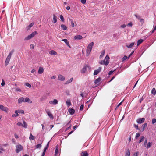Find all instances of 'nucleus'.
<instances>
[{
    "label": "nucleus",
    "instance_id": "obj_1",
    "mask_svg": "<svg viewBox=\"0 0 156 156\" xmlns=\"http://www.w3.org/2000/svg\"><path fill=\"white\" fill-rule=\"evenodd\" d=\"M94 45V43L93 42H91L88 44L86 49V56H89Z\"/></svg>",
    "mask_w": 156,
    "mask_h": 156
},
{
    "label": "nucleus",
    "instance_id": "obj_2",
    "mask_svg": "<svg viewBox=\"0 0 156 156\" xmlns=\"http://www.w3.org/2000/svg\"><path fill=\"white\" fill-rule=\"evenodd\" d=\"M38 33L36 31H34L31 34L26 37L24 38V40L25 41H27L30 40L34 37Z\"/></svg>",
    "mask_w": 156,
    "mask_h": 156
},
{
    "label": "nucleus",
    "instance_id": "obj_3",
    "mask_svg": "<svg viewBox=\"0 0 156 156\" xmlns=\"http://www.w3.org/2000/svg\"><path fill=\"white\" fill-rule=\"evenodd\" d=\"M23 149V147L20 144L17 145L16 146V153H18L21 151Z\"/></svg>",
    "mask_w": 156,
    "mask_h": 156
},
{
    "label": "nucleus",
    "instance_id": "obj_4",
    "mask_svg": "<svg viewBox=\"0 0 156 156\" xmlns=\"http://www.w3.org/2000/svg\"><path fill=\"white\" fill-rule=\"evenodd\" d=\"M0 109L2 111L6 112H7L9 110L7 107H4L2 105H0Z\"/></svg>",
    "mask_w": 156,
    "mask_h": 156
},
{
    "label": "nucleus",
    "instance_id": "obj_5",
    "mask_svg": "<svg viewBox=\"0 0 156 156\" xmlns=\"http://www.w3.org/2000/svg\"><path fill=\"white\" fill-rule=\"evenodd\" d=\"M101 69L102 68L101 67H99L98 69L95 70L94 73V75H97L99 72H101Z\"/></svg>",
    "mask_w": 156,
    "mask_h": 156
},
{
    "label": "nucleus",
    "instance_id": "obj_6",
    "mask_svg": "<svg viewBox=\"0 0 156 156\" xmlns=\"http://www.w3.org/2000/svg\"><path fill=\"white\" fill-rule=\"evenodd\" d=\"M145 120V119L144 118H139L137 120L136 122L138 123L141 124L144 122Z\"/></svg>",
    "mask_w": 156,
    "mask_h": 156
},
{
    "label": "nucleus",
    "instance_id": "obj_7",
    "mask_svg": "<svg viewBox=\"0 0 156 156\" xmlns=\"http://www.w3.org/2000/svg\"><path fill=\"white\" fill-rule=\"evenodd\" d=\"M46 111L47 114L48 115V116L50 117V118L51 119H53V115L50 112V111L48 110H46Z\"/></svg>",
    "mask_w": 156,
    "mask_h": 156
},
{
    "label": "nucleus",
    "instance_id": "obj_8",
    "mask_svg": "<svg viewBox=\"0 0 156 156\" xmlns=\"http://www.w3.org/2000/svg\"><path fill=\"white\" fill-rule=\"evenodd\" d=\"M49 103L51 104L55 105L58 104V101L57 99H54L53 101H50Z\"/></svg>",
    "mask_w": 156,
    "mask_h": 156
},
{
    "label": "nucleus",
    "instance_id": "obj_9",
    "mask_svg": "<svg viewBox=\"0 0 156 156\" xmlns=\"http://www.w3.org/2000/svg\"><path fill=\"white\" fill-rule=\"evenodd\" d=\"M44 69L43 67H40L38 69V72L39 74H42L44 72Z\"/></svg>",
    "mask_w": 156,
    "mask_h": 156
},
{
    "label": "nucleus",
    "instance_id": "obj_10",
    "mask_svg": "<svg viewBox=\"0 0 156 156\" xmlns=\"http://www.w3.org/2000/svg\"><path fill=\"white\" fill-rule=\"evenodd\" d=\"M58 80L60 81H63L65 80V77L61 75H59L58 77Z\"/></svg>",
    "mask_w": 156,
    "mask_h": 156
},
{
    "label": "nucleus",
    "instance_id": "obj_11",
    "mask_svg": "<svg viewBox=\"0 0 156 156\" xmlns=\"http://www.w3.org/2000/svg\"><path fill=\"white\" fill-rule=\"evenodd\" d=\"M109 57L108 55H107L105 58L104 60L105 61L106 63L107 64H108L109 63Z\"/></svg>",
    "mask_w": 156,
    "mask_h": 156
},
{
    "label": "nucleus",
    "instance_id": "obj_12",
    "mask_svg": "<svg viewBox=\"0 0 156 156\" xmlns=\"http://www.w3.org/2000/svg\"><path fill=\"white\" fill-rule=\"evenodd\" d=\"M66 103L67 106L68 107H69L72 105L71 102V100L70 99H67L66 101Z\"/></svg>",
    "mask_w": 156,
    "mask_h": 156
},
{
    "label": "nucleus",
    "instance_id": "obj_13",
    "mask_svg": "<svg viewBox=\"0 0 156 156\" xmlns=\"http://www.w3.org/2000/svg\"><path fill=\"white\" fill-rule=\"evenodd\" d=\"M82 37L80 35H77L74 37V39L75 40H80L82 38Z\"/></svg>",
    "mask_w": 156,
    "mask_h": 156
},
{
    "label": "nucleus",
    "instance_id": "obj_14",
    "mask_svg": "<svg viewBox=\"0 0 156 156\" xmlns=\"http://www.w3.org/2000/svg\"><path fill=\"white\" fill-rule=\"evenodd\" d=\"M11 58L7 56L5 61V65L6 66L9 63Z\"/></svg>",
    "mask_w": 156,
    "mask_h": 156
},
{
    "label": "nucleus",
    "instance_id": "obj_15",
    "mask_svg": "<svg viewBox=\"0 0 156 156\" xmlns=\"http://www.w3.org/2000/svg\"><path fill=\"white\" fill-rule=\"evenodd\" d=\"M34 22H33L30 23L28 26L26 27V28L27 30H30L31 27L34 25Z\"/></svg>",
    "mask_w": 156,
    "mask_h": 156
},
{
    "label": "nucleus",
    "instance_id": "obj_16",
    "mask_svg": "<svg viewBox=\"0 0 156 156\" xmlns=\"http://www.w3.org/2000/svg\"><path fill=\"white\" fill-rule=\"evenodd\" d=\"M49 54L51 55H57V53L54 50H51L49 52Z\"/></svg>",
    "mask_w": 156,
    "mask_h": 156
},
{
    "label": "nucleus",
    "instance_id": "obj_17",
    "mask_svg": "<svg viewBox=\"0 0 156 156\" xmlns=\"http://www.w3.org/2000/svg\"><path fill=\"white\" fill-rule=\"evenodd\" d=\"M22 102H24V98L23 97H21L18 99V102L20 104Z\"/></svg>",
    "mask_w": 156,
    "mask_h": 156
},
{
    "label": "nucleus",
    "instance_id": "obj_18",
    "mask_svg": "<svg viewBox=\"0 0 156 156\" xmlns=\"http://www.w3.org/2000/svg\"><path fill=\"white\" fill-rule=\"evenodd\" d=\"M24 102H27L29 103H32V101L27 97L25 99L24 98Z\"/></svg>",
    "mask_w": 156,
    "mask_h": 156
},
{
    "label": "nucleus",
    "instance_id": "obj_19",
    "mask_svg": "<svg viewBox=\"0 0 156 156\" xmlns=\"http://www.w3.org/2000/svg\"><path fill=\"white\" fill-rule=\"evenodd\" d=\"M69 112L71 115H73L75 112V110L72 108H69Z\"/></svg>",
    "mask_w": 156,
    "mask_h": 156
},
{
    "label": "nucleus",
    "instance_id": "obj_20",
    "mask_svg": "<svg viewBox=\"0 0 156 156\" xmlns=\"http://www.w3.org/2000/svg\"><path fill=\"white\" fill-rule=\"evenodd\" d=\"M73 80V78H71L69 80H68L65 82V84H68L69 83H70L72 82Z\"/></svg>",
    "mask_w": 156,
    "mask_h": 156
},
{
    "label": "nucleus",
    "instance_id": "obj_21",
    "mask_svg": "<svg viewBox=\"0 0 156 156\" xmlns=\"http://www.w3.org/2000/svg\"><path fill=\"white\" fill-rule=\"evenodd\" d=\"M130 151L129 149H128L126 151V154L125 156H130Z\"/></svg>",
    "mask_w": 156,
    "mask_h": 156
},
{
    "label": "nucleus",
    "instance_id": "obj_22",
    "mask_svg": "<svg viewBox=\"0 0 156 156\" xmlns=\"http://www.w3.org/2000/svg\"><path fill=\"white\" fill-rule=\"evenodd\" d=\"M61 27L62 29L64 30H66L67 29V27L65 25L63 24L61 25Z\"/></svg>",
    "mask_w": 156,
    "mask_h": 156
},
{
    "label": "nucleus",
    "instance_id": "obj_23",
    "mask_svg": "<svg viewBox=\"0 0 156 156\" xmlns=\"http://www.w3.org/2000/svg\"><path fill=\"white\" fill-rule=\"evenodd\" d=\"M81 156H88V154L86 151L82 152L81 153Z\"/></svg>",
    "mask_w": 156,
    "mask_h": 156
},
{
    "label": "nucleus",
    "instance_id": "obj_24",
    "mask_svg": "<svg viewBox=\"0 0 156 156\" xmlns=\"http://www.w3.org/2000/svg\"><path fill=\"white\" fill-rule=\"evenodd\" d=\"M57 17L55 16V15H53V22L54 23H56L57 22Z\"/></svg>",
    "mask_w": 156,
    "mask_h": 156
},
{
    "label": "nucleus",
    "instance_id": "obj_25",
    "mask_svg": "<svg viewBox=\"0 0 156 156\" xmlns=\"http://www.w3.org/2000/svg\"><path fill=\"white\" fill-rule=\"evenodd\" d=\"M87 70V66L84 67L82 68L81 70V73H84L86 72Z\"/></svg>",
    "mask_w": 156,
    "mask_h": 156
},
{
    "label": "nucleus",
    "instance_id": "obj_26",
    "mask_svg": "<svg viewBox=\"0 0 156 156\" xmlns=\"http://www.w3.org/2000/svg\"><path fill=\"white\" fill-rule=\"evenodd\" d=\"M69 21H70L71 22V26L73 27H74L75 25H74V23L73 22V20L72 19H71L69 18Z\"/></svg>",
    "mask_w": 156,
    "mask_h": 156
},
{
    "label": "nucleus",
    "instance_id": "obj_27",
    "mask_svg": "<svg viewBox=\"0 0 156 156\" xmlns=\"http://www.w3.org/2000/svg\"><path fill=\"white\" fill-rule=\"evenodd\" d=\"M151 93L154 95H155L156 94V90L155 88L152 89L151 90Z\"/></svg>",
    "mask_w": 156,
    "mask_h": 156
},
{
    "label": "nucleus",
    "instance_id": "obj_28",
    "mask_svg": "<svg viewBox=\"0 0 156 156\" xmlns=\"http://www.w3.org/2000/svg\"><path fill=\"white\" fill-rule=\"evenodd\" d=\"M105 53V50H103L101 52V55L100 56L99 58H101L103 57L104 56Z\"/></svg>",
    "mask_w": 156,
    "mask_h": 156
},
{
    "label": "nucleus",
    "instance_id": "obj_29",
    "mask_svg": "<svg viewBox=\"0 0 156 156\" xmlns=\"http://www.w3.org/2000/svg\"><path fill=\"white\" fill-rule=\"evenodd\" d=\"M15 113H17V114H13L12 115V117H15L18 116L19 115L18 112L17 110H16L15 111Z\"/></svg>",
    "mask_w": 156,
    "mask_h": 156
},
{
    "label": "nucleus",
    "instance_id": "obj_30",
    "mask_svg": "<svg viewBox=\"0 0 156 156\" xmlns=\"http://www.w3.org/2000/svg\"><path fill=\"white\" fill-rule=\"evenodd\" d=\"M134 43L133 42L132 43L128 45H126V46L128 48H132L134 45Z\"/></svg>",
    "mask_w": 156,
    "mask_h": 156
},
{
    "label": "nucleus",
    "instance_id": "obj_31",
    "mask_svg": "<svg viewBox=\"0 0 156 156\" xmlns=\"http://www.w3.org/2000/svg\"><path fill=\"white\" fill-rule=\"evenodd\" d=\"M99 63L101 65L104 64L106 66L108 65V64H107L106 63L105 61L104 60H101V61L99 62Z\"/></svg>",
    "mask_w": 156,
    "mask_h": 156
},
{
    "label": "nucleus",
    "instance_id": "obj_32",
    "mask_svg": "<svg viewBox=\"0 0 156 156\" xmlns=\"http://www.w3.org/2000/svg\"><path fill=\"white\" fill-rule=\"evenodd\" d=\"M101 79L98 78L96 79L94 81V83L96 84H98L100 81Z\"/></svg>",
    "mask_w": 156,
    "mask_h": 156
},
{
    "label": "nucleus",
    "instance_id": "obj_33",
    "mask_svg": "<svg viewBox=\"0 0 156 156\" xmlns=\"http://www.w3.org/2000/svg\"><path fill=\"white\" fill-rule=\"evenodd\" d=\"M35 138V137L33 136L31 133H30V135L29 139L30 140H34Z\"/></svg>",
    "mask_w": 156,
    "mask_h": 156
},
{
    "label": "nucleus",
    "instance_id": "obj_34",
    "mask_svg": "<svg viewBox=\"0 0 156 156\" xmlns=\"http://www.w3.org/2000/svg\"><path fill=\"white\" fill-rule=\"evenodd\" d=\"M27 125L25 121H23V127L25 128H27Z\"/></svg>",
    "mask_w": 156,
    "mask_h": 156
},
{
    "label": "nucleus",
    "instance_id": "obj_35",
    "mask_svg": "<svg viewBox=\"0 0 156 156\" xmlns=\"http://www.w3.org/2000/svg\"><path fill=\"white\" fill-rule=\"evenodd\" d=\"M147 126V123H145L144 125H142V129L143 131H144L146 127Z\"/></svg>",
    "mask_w": 156,
    "mask_h": 156
},
{
    "label": "nucleus",
    "instance_id": "obj_36",
    "mask_svg": "<svg viewBox=\"0 0 156 156\" xmlns=\"http://www.w3.org/2000/svg\"><path fill=\"white\" fill-rule=\"evenodd\" d=\"M145 137L144 136H142L140 138V140L139 141V143H140L142 142L144 140V139Z\"/></svg>",
    "mask_w": 156,
    "mask_h": 156
},
{
    "label": "nucleus",
    "instance_id": "obj_37",
    "mask_svg": "<svg viewBox=\"0 0 156 156\" xmlns=\"http://www.w3.org/2000/svg\"><path fill=\"white\" fill-rule=\"evenodd\" d=\"M128 57L126 56H124L123 58H122L121 59V60L122 62L124 61Z\"/></svg>",
    "mask_w": 156,
    "mask_h": 156
},
{
    "label": "nucleus",
    "instance_id": "obj_38",
    "mask_svg": "<svg viewBox=\"0 0 156 156\" xmlns=\"http://www.w3.org/2000/svg\"><path fill=\"white\" fill-rule=\"evenodd\" d=\"M143 41V40L142 39H140L137 41V46H138Z\"/></svg>",
    "mask_w": 156,
    "mask_h": 156
},
{
    "label": "nucleus",
    "instance_id": "obj_39",
    "mask_svg": "<svg viewBox=\"0 0 156 156\" xmlns=\"http://www.w3.org/2000/svg\"><path fill=\"white\" fill-rule=\"evenodd\" d=\"M134 16L136 17V18L138 19V20H140V19H141V17L140 16L136 14H135L134 15Z\"/></svg>",
    "mask_w": 156,
    "mask_h": 156
},
{
    "label": "nucleus",
    "instance_id": "obj_40",
    "mask_svg": "<svg viewBox=\"0 0 156 156\" xmlns=\"http://www.w3.org/2000/svg\"><path fill=\"white\" fill-rule=\"evenodd\" d=\"M14 51V50H12L9 53V55H8V56L11 58V55L13 54V52Z\"/></svg>",
    "mask_w": 156,
    "mask_h": 156
},
{
    "label": "nucleus",
    "instance_id": "obj_41",
    "mask_svg": "<svg viewBox=\"0 0 156 156\" xmlns=\"http://www.w3.org/2000/svg\"><path fill=\"white\" fill-rule=\"evenodd\" d=\"M151 145V144L150 142H148L147 145V149H148L150 148Z\"/></svg>",
    "mask_w": 156,
    "mask_h": 156
},
{
    "label": "nucleus",
    "instance_id": "obj_42",
    "mask_svg": "<svg viewBox=\"0 0 156 156\" xmlns=\"http://www.w3.org/2000/svg\"><path fill=\"white\" fill-rule=\"evenodd\" d=\"M60 18L61 20L63 22H64V20L63 16L62 15H60Z\"/></svg>",
    "mask_w": 156,
    "mask_h": 156
},
{
    "label": "nucleus",
    "instance_id": "obj_43",
    "mask_svg": "<svg viewBox=\"0 0 156 156\" xmlns=\"http://www.w3.org/2000/svg\"><path fill=\"white\" fill-rule=\"evenodd\" d=\"M17 110L18 111V113L23 114L24 113V111L22 110Z\"/></svg>",
    "mask_w": 156,
    "mask_h": 156
},
{
    "label": "nucleus",
    "instance_id": "obj_44",
    "mask_svg": "<svg viewBox=\"0 0 156 156\" xmlns=\"http://www.w3.org/2000/svg\"><path fill=\"white\" fill-rule=\"evenodd\" d=\"M58 153V147H57L55 150V154L56 155H57Z\"/></svg>",
    "mask_w": 156,
    "mask_h": 156
},
{
    "label": "nucleus",
    "instance_id": "obj_45",
    "mask_svg": "<svg viewBox=\"0 0 156 156\" xmlns=\"http://www.w3.org/2000/svg\"><path fill=\"white\" fill-rule=\"evenodd\" d=\"M41 147V144H38L36 146V148H40Z\"/></svg>",
    "mask_w": 156,
    "mask_h": 156
},
{
    "label": "nucleus",
    "instance_id": "obj_46",
    "mask_svg": "<svg viewBox=\"0 0 156 156\" xmlns=\"http://www.w3.org/2000/svg\"><path fill=\"white\" fill-rule=\"evenodd\" d=\"M25 84H26V85L29 88H30V87H31V85L29 83H26Z\"/></svg>",
    "mask_w": 156,
    "mask_h": 156
},
{
    "label": "nucleus",
    "instance_id": "obj_47",
    "mask_svg": "<svg viewBox=\"0 0 156 156\" xmlns=\"http://www.w3.org/2000/svg\"><path fill=\"white\" fill-rule=\"evenodd\" d=\"M127 26L132 27L133 26V24L132 22H130L127 24Z\"/></svg>",
    "mask_w": 156,
    "mask_h": 156
},
{
    "label": "nucleus",
    "instance_id": "obj_48",
    "mask_svg": "<svg viewBox=\"0 0 156 156\" xmlns=\"http://www.w3.org/2000/svg\"><path fill=\"white\" fill-rule=\"evenodd\" d=\"M140 20L141 24L143 25L144 23V20L143 19L141 18Z\"/></svg>",
    "mask_w": 156,
    "mask_h": 156
},
{
    "label": "nucleus",
    "instance_id": "obj_49",
    "mask_svg": "<svg viewBox=\"0 0 156 156\" xmlns=\"http://www.w3.org/2000/svg\"><path fill=\"white\" fill-rule=\"evenodd\" d=\"M140 133H137L136 135V138L137 139L140 136Z\"/></svg>",
    "mask_w": 156,
    "mask_h": 156
},
{
    "label": "nucleus",
    "instance_id": "obj_50",
    "mask_svg": "<svg viewBox=\"0 0 156 156\" xmlns=\"http://www.w3.org/2000/svg\"><path fill=\"white\" fill-rule=\"evenodd\" d=\"M83 108H84V105H82L80 107V111L82 110Z\"/></svg>",
    "mask_w": 156,
    "mask_h": 156
},
{
    "label": "nucleus",
    "instance_id": "obj_51",
    "mask_svg": "<svg viewBox=\"0 0 156 156\" xmlns=\"http://www.w3.org/2000/svg\"><path fill=\"white\" fill-rule=\"evenodd\" d=\"M17 125L19 126H23V124L20 122H18L17 123Z\"/></svg>",
    "mask_w": 156,
    "mask_h": 156
},
{
    "label": "nucleus",
    "instance_id": "obj_52",
    "mask_svg": "<svg viewBox=\"0 0 156 156\" xmlns=\"http://www.w3.org/2000/svg\"><path fill=\"white\" fill-rule=\"evenodd\" d=\"M152 124H154L156 122V119H153L152 121Z\"/></svg>",
    "mask_w": 156,
    "mask_h": 156
},
{
    "label": "nucleus",
    "instance_id": "obj_53",
    "mask_svg": "<svg viewBox=\"0 0 156 156\" xmlns=\"http://www.w3.org/2000/svg\"><path fill=\"white\" fill-rule=\"evenodd\" d=\"M5 81H4V80L3 79H2V82L1 83L2 86H4L5 85Z\"/></svg>",
    "mask_w": 156,
    "mask_h": 156
},
{
    "label": "nucleus",
    "instance_id": "obj_54",
    "mask_svg": "<svg viewBox=\"0 0 156 156\" xmlns=\"http://www.w3.org/2000/svg\"><path fill=\"white\" fill-rule=\"evenodd\" d=\"M62 41H64L66 44L68 42L67 40L66 39H62Z\"/></svg>",
    "mask_w": 156,
    "mask_h": 156
},
{
    "label": "nucleus",
    "instance_id": "obj_55",
    "mask_svg": "<svg viewBox=\"0 0 156 156\" xmlns=\"http://www.w3.org/2000/svg\"><path fill=\"white\" fill-rule=\"evenodd\" d=\"M139 152H137L133 154L134 156H138L139 154Z\"/></svg>",
    "mask_w": 156,
    "mask_h": 156
},
{
    "label": "nucleus",
    "instance_id": "obj_56",
    "mask_svg": "<svg viewBox=\"0 0 156 156\" xmlns=\"http://www.w3.org/2000/svg\"><path fill=\"white\" fill-rule=\"evenodd\" d=\"M34 46L33 44H31L30 46V48L31 49H33L34 48Z\"/></svg>",
    "mask_w": 156,
    "mask_h": 156
},
{
    "label": "nucleus",
    "instance_id": "obj_57",
    "mask_svg": "<svg viewBox=\"0 0 156 156\" xmlns=\"http://www.w3.org/2000/svg\"><path fill=\"white\" fill-rule=\"evenodd\" d=\"M81 2L82 3L84 4L86 3V0H81Z\"/></svg>",
    "mask_w": 156,
    "mask_h": 156
},
{
    "label": "nucleus",
    "instance_id": "obj_58",
    "mask_svg": "<svg viewBox=\"0 0 156 156\" xmlns=\"http://www.w3.org/2000/svg\"><path fill=\"white\" fill-rule=\"evenodd\" d=\"M147 139H145V141H144V147H146V144L147 143Z\"/></svg>",
    "mask_w": 156,
    "mask_h": 156
},
{
    "label": "nucleus",
    "instance_id": "obj_59",
    "mask_svg": "<svg viewBox=\"0 0 156 156\" xmlns=\"http://www.w3.org/2000/svg\"><path fill=\"white\" fill-rule=\"evenodd\" d=\"M31 72L32 73H36V70L35 69H34L31 71Z\"/></svg>",
    "mask_w": 156,
    "mask_h": 156
},
{
    "label": "nucleus",
    "instance_id": "obj_60",
    "mask_svg": "<svg viewBox=\"0 0 156 156\" xmlns=\"http://www.w3.org/2000/svg\"><path fill=\"white\" fill-rule=\"evenodd\" d=\"M134 126L136 129H139L138 125H135V124H134Z\"/></svg>",
    "mask_w": 156,
    "mask_h": 156
},
{
    "label": "nucleus",
    "instance_id": "obj_61",
    "mask_svg": "<svg viewBox=\"0 0 156 156\" xmlns=\"http://www.w3.org/2000/svg\"><path fill=\"white\" fill-rule=\"evenodd\" d=\"M16 91H19V92H21V90L20 88H16Z\"/></svg>",
    "mask_w": 156,
    "mask_h": 156
},
{
    "label": "nucleus",
    "instance_id": "obj_62",
    "mask_svg": "<svg viewBox=\"0 0 156 156\" xmlns=\"http://www.w3.org/2000/svg\"><path fill=\"white\" fill-rule=\"evenodd\" d=\"M126 26V25L125 24H123L122 25H121V27L122 28H125Z\"/></svg>",
    "mask_w": 156,
    "mask_h": 156
},
{
    "label": "nucleus",
    "instance_id": "obj_63",
    "mask_svg": "<svg viewBox=\"0 0 156 156\" xmlns=\"http://www.w3.org/2000/svg\"><path fill=\"white\" fill-rule=\"evenodd\" d=\"M156 30V26L154 27V29L152 31V33H153L154 32V31Z\"/></svg>",
    "mask_w": 156,
    "mask_h": 156
},
{
    "label": "nucleus",
    "instance_id": "obj_64",
    "mask_svg": "<svg viewBox=\"0 0 156 156\" xmlns=\"http://www.w3.org/2000/svg\"><path fill=\"white\" fill-rule=\"evenodd\" d=\"M66 93L67 95H70L69 92V91H66Z\"/></svg>",
    "mask_w": 156,
    "mask_h": 156
}]
</instances>
